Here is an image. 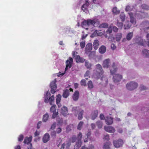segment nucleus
<instances>
[{
	"label": "nucleus",
	"instance_id": "obj_33",
	"mask_svg": "<svg viewBox=\"0 0 149 149\" xmlns=\"http://www.w3.org/2000/svg\"><path fill=\"white\" fill-rule=\"evenodd\" d=\"M93 43L94 49L95 50H96L98 48L99 45L98 40H94Z\"/></svg>",
	"mask_w": 149,
	"mask_h": 149
},
{
	"label": "nucleus",
	"instance_id": "obj_49",
	"mask_svg": "<svg viewBox=\"0 0 149 149\" xmlns=\"http://www.w3.org/2000/svg\"><path fill=\"white\" fill-rule=\"evenodd\" d=\"M112 31V27L111 26H110L109 27L108 29L107 30L106 33L107 34L111 33Z\"/></svg>",
	"mask_w": 149,
	"mask_h": 149
},
{
	"label": "nucleus",
	"instance_id": "obj_7",
	"mask_svg": "<svg viewBox=\"0 0 149 149\" xmlns=\"http://www.w3.org/2000/svg\"><path fill=\"white\" fill-rule=\"evenodd\" d=\"M140 28L141 31L147 32L149 30V21L145 20L140 25Z\"/></svg>",
	"mask_w": 149,
	"mask_h": 149
},
{
	"label": "nucleus",
	"instance_id": "obj_27",
	"mask_svg": "<svg viewBox=\"0 0 149 149\" xmlns=\"http://www.w3.org/2000/svg\"><path fill=\"white\" fill-rule=\"evenodd\" d=\"M98 114V111L97 110H95L93 111L91 115V118L92 120H94L97 116Z\"/></svg>",
	"mask_w": 149,
	"mask_h": 149
},
{
	"label": "nucleus",
	"instance_id": "obj_32",
	"mask_svg": "<svg viewBox=\"0 0 149 149\" xmlns=\"http://www.w3.org/2000/svg\"><path fill=\"white\" fill-rule=\"evenodd\" d=\"M79 93L78 91H76L74 92L73 95V99L74 101L77 100L79 97Z\"/></svg>",
	"mask_w": 149,
	"mask_h": 149
},
{
	"label": "nucleus",
	"instance_id": "obj_13",
	"mask_svg": "<svg viewBox=\"0 0 149 149\" xmlns=\"http://www.w3.org/2000/svg\"><path fill=\"white\" fill-rule=\"evenodd\" d=\"M114 146L116 148H119L122 146L123 143V141L121 139L114 140L113 142Z\"/></svg>",
	"mask_w": 149,
	"mask_h": 149
},
{
	"label": "nucleus",
	"instance_id": "obj_24",
	"mask_svg": "<svg viewBox=\"0 0 149 149\" xmlns=\"http://www.w3.org/2000/svg\"><path fill=\"white\" fill-rule=\"evenodd\" d=\"M32 139V136H30L29 137H26L24 139V143H26L28 144L31 143Z\"/></svg>",
	"mask_w": 149,
	"mask_h": 149
},
{
	"label": "nucleus",
	"instance_id": "obj_19",
	"mask_svg": "<svg viewBox=\"0 0 149 149\" xmlns=\"http://www.w3.org/2000/svg\"><path fill=\"white\" fill-rule=\"evenodd\" d=\"M71 145V141L70 140H69L68 141L66 142V143H63L61 146V148L60 149H64L65 147L66 149H68Z\"/></svg>",
	"mask_w": 149,
	"mask_h": 149
},
{
	"label": "nucleus",
	"instance_id": "obj_50",
	"mask_svg": "<svg viewBox=\"0 0 149 149\" xmlns=\"http://www.w3.org/2000/svg\"><path fill=\"white\" fill-rule=\"evenodd\" d=\"M108 25L106 23H103L100 24L99 26V27L100 28H105L108 27Z\"/></svg>",
	"mask_w": 149,
	"mask_h": 149
},
{
	"label": "nucleus",
	"instance_id": "obj_3",
	"mask_svg": "<svg viewBox=\"0 0 149 149\" xmlns=\"http://www.w3.org/2000/svg\"><path fill=\"white\" fill-rule=\"evenodd\" d=\"M103 72L101 65L97 64L96 65L95 68L94 70L93 77L95 79H99L102 75Z\"/></svg>",
	"mask_w": 149,
	"mask_h": 149
},
{
	"label": "nucleus",
	"instance_id": "obj_44",
	"mask_svg": "<svg viewBox=\"0 0 149 149\" xmlns=\"http://www.w3.org/2000/svg\"><path fill=\"white\" fill-rule=\"evenodd\" d=\"M84 124V123L82 121L80 122L78 125L77 129L79 130H81L82 126Z\"/></svg>",
	"mask_w": 149,
	"mask_h": 149
},
{
	"label": "nucleus",
	"instance_id": "obj_5",
	"mask_svg": "<svg viewBox=\"0 0 149 149\" xmlns=\"http://www.w3.org/2000/svg\"><path fill=\"white\" fill-rule=\"evenodd\" d=\"M44 101L46 103H49L51 105H52V103L54 101V95L51 96V94L50 92H47L46 94L44 95Z\"/></svg>",
	"mask_w": 149,
	"mask_h": 149
},
{
	"label": "nucleus",
	"instance_id": "obj_20",
	"mask_svg": "<svg viewBox=\"0 0 149 149\" xmlns=\"http://www.w3.org/2000/svg\"><path fill=\"white\" fill-rule=\"evenodd\" d=\"M61 95L60 94H58L56 96V104L58 107H60L61 105L60 102L61 100Z\"/></svg>",
	"mask_w": 149,
	"mask_h": 149
},
{
	"label": "nucleus",
	"instance_id": "obj_35",
	"mask_svg": "<svg viewBox=\"0 0 149 149\" xmlns=\"http://www.w3.org/2000/svg\"><path fill=\"white\" fill-rule=\"evenodd\" d=\"M133 34V32L128 33L126 36V39L128 40H130L132 38Z\"/></svg>",
	"mask_w": 149,
	"mask_h": 149
},
{
	"label": "nucleus",
	"instance_id": "obj_54",
	"mask_svg": "<svg viewBox=\"0 0 149 149\" xmlns=\"http://www.w3.org/2000/svg\"><path fill=\"white\" fill-rule=\"evenodd\" d=\"M103 139L104 140V141L105 140H106L107 141H109V136L108 134H107L106 135H104Z\"/></svg>",
	"mask_w": 149,
	"mask_h": 149
},
{
	"label": "nucleus",
	"instance_id": "obj_6",
	"mask_svg": "<svg viewBox=\"0 0 149 149\" xmlns=\"http://www.w3.org/2000/svg\"><path fill=\"white\" fill-rule=\"evenodd\" d=\"M148 34H149V33H148ZM146 38H147V37ZM147 39L148 41L146 42V41L143 40V39H142V38L141 37L137 36L136 37V38L135 39H134L133 41L139 45L145 46L146 44H147L148 45V43L149 41V40H148L147 38Z\"/></svg>",
	"mask_w": 149,
	"mask_h": 149
},
{
	"label": "nucleus",
	"instance_id": "obj_26",
	"mask_svg": "<svg viewBox=\"0 0 149 149\" xmlns=\"http://www.w3.org/2000/svg\"><path fill=\"white\" fill-rule=\"evenodd\" d=\"M106 50V47L104 45L101 46L99 48V52L101 54H103L105 53Z\"/></svg>",
	"mask_w": 149,
	"mask_h": 149
},
{
	"label": "nucleus",
	"instance_id": "obj_4",
	"mask_svg": "<svg viewBox=\"0 0 149 149\" xmlns=\"http://www.w3.org/2000/svg\"><path fill=\"white\" fill-rule=\"evenodd\" d=\"M72 112L76 116H77L79 113L78 117V119L80 120L83 118L82 115L84 111L81 109L79 107H74L72 108Z\"/></svg>",
	"mask_w": 149,
	"mask_h": 149
},
{
	"label": "nucleus",
	"instance_id": "obj_14",
	"mask_svg": "<svg viewBox=\"0 0 149 149\" xmlns=\"http://www.w3.org/2000/svg\"><path fill=\"white\" fill-rule=\"evenodd\" d=\"M73 63V59L72 58H69L68 60H67L66 62V67L65 71L67 70L69 68L71 67Z\"/></svg>",
	"mask_w": 149,
	"mask_h": 149
},
{
	"label": "nucleus",
	"instance_id": "obj_36",
	"mask_svg": "<svg viewBox=\"0 0 149 149\" xmlns=\"http://www.w3.org/2000/svg\"><path fill=\"white\" fill-rule=\"evenodd\" d=\"M85 66L88 69L90 70L91 69L92 65L91 63H89L87 61H85Z\"/></svg>",
	"mask_w": 149,
	"mask_h": 149
},
{
	"label": "nucleus",
	"instance_id": "obj_48",
	"mask_svg": "<svg viewBox=\"0 0 149 149\" xmlns=\"http://www.w3.org/2000/svg\"><path fill=\"white\" fill-rule=\"evenodd\" d=\"M90 54H89V57L90 58H91L93 57L95 55V52L93 51H90Z\"/></svg>",
	"mask_w": 149,
	"mask_h": 149
},
{
	"label": "nucleus",
	"instance_id": "obj_29",
	"mask_svg": "<svg viewBox=\"0 0 149 149\" xmlns=\"http://www.w3.org/2000/svg\"><path fill=\"white\" fill-rule=\"evenodd\" d=\"M102 34V33L101 32L99 31L96 30L91 35L92 37H95L97 36H100Z\"/></svg>",
	"mask_w": 149,
	"mask_h": 149
},
{
	"label": "nucleus",
	"instance_id": "obj_15",
	"mask_svg": "<svg viewBox=\"0 0 149 149\" xmlns=\"http://www.w3.org/2000/svg\"><path fill=\"white\" fill-rule=\"evenodd\" d=\"M104 129L106 132L109 133H113L115 131V129L112 127L105 126L104 127Z\"/></svg>",
	"mask_w": 149,
	"mask_h": 149
},
{
	"label": "nucleus",
	"instance_id": "obj_43",
	"mask_svg": "<svg viewBox=\"0 0 149 149\" xmlns=\"http://www.w3.org/2000/svg\"><path fill=\"white\" fill-rule=\"evenodd\" d=\"M131 26V24L128 22L124 25V29H128L130 28Z\"/></svg>",
	"mask_w": 149,
	"mask_h": 149
},
{
	"label": "nucleus",
	"instance_id": "obj_21",
	"mask_svg": "<svg viewBox=\"0 0 149 149\" xmlns=\"http://www.w3.org/2000/svg\"><path fill=\"white\" fill-rule=\"evenodd\" d=\"M105 122L106 124L108 125H110L113 123V118L111 117H107L105 118Z\"/></svg>",
	"mask_w": 149,
	"mask_h": 149
},
{
	"label": "nucleus",
	"instance_id": "obj_40",
	"mask_svg": "<svg viewBox=\"0 0 149 149\" xmlns=\"http://www.w3.org/2000/svg\"><path fill=\"white\" fill-rule=\"evenodd\" d=\"M49 117V115L47 113L44 115L42 118L43 121L44 122H46L48 120Z\"/></svg>",
	"mask_w": 149,
	"mask_h": 149
},
{
	"label": "nucleus",
	"instance_id": "obj_38",
	"mask_svg": "<svg viewBox=\"0 0 149 149\" xmlns=\"http://www.w3.org/2000/svg\"><path fill=\"white\" fill-rule=\"evenodd\" d=\"M96 125L99 128H101L103 125L102 122L100 120L97 121L96 122Z\"/></svg>",
	"mask_w": 149,
	"mask_h": 149
},
{
	"label": "nucleus",
	"instance_id": "obj_28",
	"mask_svg": "<svg viewBox=\"0 0 149 149\" xmlns=\"http://www.w3.org/2000/svg\"><path fill=\"white\" fill-rule=\"evenodd\" d=\"M70 95L69 90L68 89H66L64 91L63 94V97L64 98H67Z\"/></svg>",
	"mask_w": 149,
	"mask_h": 149
},
{
	"label": "nucleus",
	"instance_id": "obj_18",
	"mask_svg": "<svg viewBox=\"0 0 149 149\" xmlns=\"http://www.w3.org/2000/svg\"><path fill=\"white\" fill-rule=\"evenodd\" d=\"M89 5V2L85 3L81 6V9L83 11L87 13L88 11V8Z\"/></svg>",
	"mask_w": 149,
	"mask_h": 149
},
{
	"label": "nucleus",
	"instance_id": "obj_56",
	"mask_svg": "<svg viewBox=\"0 0 149 149\" xmlns=\"http://www.w3.org/2000/svg\"><path fill=\"white\" fill-rule=\"evenodd\" d=\"M53 114L52 116V118H54L58 115V112H56V111L53 112Z\"/></svg>",
	"mask_w": 149,
	"mask_h": 149
},
{
	"label": "nucleus",
	"instance_id": "obj_58",
	"mask_svg": "<svg viewBox=\"0 0 149 149\" xmlns=\"http://www.w3.org/2000/svg\"><path fill=\"white\" fill-rule=\"evenodd\" d=\"M80 83L81 86H85L86 85V82L84 79L81 80Z\"/></svg>",
	"mask_w": 149,
	"mask_h": 149
},
{
	"label": "nucleus",
	"instance_id": "obj_45",
	"mask_svg": "<svg viewBox=\"0 0 149 149\" xmlns=\"http://www.w3.org/2000/svg\"><path fill=\"white\" fill-rule=\"evenodd\" d=\"M56 106L55 105H53L50 108V110L51 112H53L56 111Z\"/></svg>",
	"mask_w": 149,
	"mask_h": 149
},
{
	"label": "nucleus",
	"instance_id": "obj_51",
	"mask_svg": "<svg viewBox=\"0 0 149 149\" xmlns=\"http://www.w3.org/2000/svg\"><path fill=\"white\" fill-rule=\"evenodd\" d=\"M73 126L72 125H70L68 126L66 128V130L68 132L71 130L73 128Z\"/></svg>",
	"mask_w": 149,
	"mask_h": 149
},
{
	"label": "nucleus",
	"instance_id": "obj_47",
	"mask_svg": "<svg viewBox=\"0 0 149 149\" xmlns=\"http://www.w3.org/2000/svg\"><path fill=\"white\" fill-rule=\"evenodd\" d=\"M88 88H92L93 87V85L91 81H90L88 83Z\"/></svg>",
	"mask_w": 149,
	"mask_h": 149
},
{
	"label": "nucleus",
	"instance_id": "obj_17",
	"mask_svg": "<svg viewBox=\"0 0 149 149\" xmlns=\"http://www.w3.org/2000/svg\"><path fill=\"white\" fill-rule=\"evenodd\" d=\"M92 49V44L91 43H88L86 46L85 52L86 54H88L90 52Z\"/></svg>",
	"mask_w": 149,
	"mask_h": 149
},
{
	"label": "nucleus",
	"instance_id": "obj_16",
	"mask_svg": "<svg viewBox=\"0 0 149 149\" xmlns=\"http://www.w3.org/2000/svg\"><path fill=\"white\" fill-rule=\"evenodd\" d=\"M103 67L104 68H108L110 65V60L109 58H107L104 60L102 64Z\"/></svg>",
	"mask_w": 149,
	"mask_h": 149
},
{
	"label": "nucleus",
	"instance_id": "obj_34",
	"mask_svg": "<svg viewBox=\"0 0 149 149\" xmlns=\"http://www.w3.org/2000/svg\"><path fill=\"white\" fill-rule=\"evenodd\" d=\"M122 37V34L120 33H117L116 36V40L117 42H119Z\"/></svg>",
	"mask_w": 149,
	"mask_h": 149
},
{
	"label": "nucleus",
	"instance_id": "obj_12",
	"mask_svg": "<svg viewBox=\"0 0 149 149\" xmlns=\"http://www.w3.org/2000/svg\"><path fill=\"white\" fill-rule=\"evenodd\" d=\"M87 20L89 26L91 25H94L95 24H98L99 23V20L95 17L92 19H88Z\"/></svg>",
	"mask_w": 149,
	"mask_h": 149
},
{
	"label": "nucleus",
	"instance_id": "obj_60",
	"mask_svg": "<svg viewBox=\"0 0 149 149\" xmlns=\"http://www.w3.org/2000/svg\"><path fill=\"white\" fill-rule=\"evenodd\" d=\"M91 134V130L89 129L88 131V133L86 134V136H87V138H88L89 136H90Z\"/></svg>",
	"mask_w": 149,
	"mask_h": 149
},
{
	"label": "nucleus",
	"instance_id": "obj_52",
	"mask_svg": "<svg viewBox=\"0 0 149 149\" xmlns=\"http://www.w3.org/2000/svg\"><path fill=\"white\" fill-rule=\"evenodd\" d=\"M58 125H61L63 122V120L62 118L58 119L57 120Z\"/></svg>",
	"mask_w": 149,
	"mask_h": 149
},
{
	"label": "nucleus",
	"instance_id": "obj_42",
	"mask_svg": "<svg viewBox=\"0 0 149 149\" xmlns=\"http://www.w3.org/2000/svg\"><path fill=\"white\" fill-rule=\"evenodd\" d=\"M120 19H121L122 21H124L125 17V15L124 13H121L120 15Z\"/></svg>",
	"mask_w": 149,
	"mask_h": 149
},
{
	"label": "nucleus",
	"instance_id": "obj_30",
	"mask_svg": "<svg viewBox=\"0 0 149 149\" xmlns=\"http://www.w3.org/2000/svg\"><path fill=\"white\" fill-rule=\"evenodd\" d=\"M111 143L109 141H107L104 143L103 146V148L104 149H111L110 146Z\"/></svg>",
	"mask_w": 149,
	"mask_h": 149
},
{
	"label": "nucleus",
	"instance_id": "obj_64",
	"mask_svg": "<svg viewBox=\"0 0 149 149\" xmlns=\"http://www.w3.org/2000/svg\"><path fill=\"white\" fill-rule=\"evenodd\" d=\"M27 147L28 149H33L32 144L31 143L29 144Z\"/></svg>",
	"mask_w": 149,
	"mask_h": 149
},
{
	"label": "nucleus",
	"instance_id": "obj_61",
	"mask_svg": "<svg viewBox=\"0 0 149 149\" xmlns=\"http://www.w3.org/2000/svg\"><path fill=\"white\" fill-rule=\"evenodd\" d=\"M111 49L113 50L115 49L116 48V46L113 43H112L111 44Z\"/></svg>",
	"mask_w": 149,
	"mask_h": 149
},
{
	"label": "nucleus",
	"instance_id": "obj_22",
	"mask_svg": "<svg viewBox=\"0 0 149 149\" xmlns=\"http://www.w3.org/2000/svg\"><path fill=\"white\" fill-rule=\"evenodd\" d=\"M49 135L48 133H46L42 139V141L44 143H47L49 139Z\"/></svg>",
	"mask_w": 149,
	"mask_h": 149
},
{
	"label": "nucleus",
	"instance_id": "obj_53",
	"mask_svg": "<svg viewBox=\"0 0 149 149\" xmlns=\"http://www.w3.org/2000/svg\"><path fill=\"white\" fill-rule=\"evenodd\" d=\"M24 136L22 134H20L18 137V141H21L23 139Z\"/></svg>",
	"mask_w": 149,
	"mask_h": 149
},
{
	"label": "nucleus",
	"instance_id": "obj_63",
	"mask_svg": "<svg viewBox=\"0 0 149 149\" xmlns=\"http://www.w3.org/2000/svg\"><path fill=\"white\" fill-rule=\"evenodd\" d=\"M56 123H54L52 124L51 127V129L52 130L54 129L56 127Z\"/></svg>",
	"mask_w": 149,
	"mask_h": 149
},
{
	"label": "nucleus",
	"instance_id": "obj_55",
	"mask_svg": "<svg viewBox=\"0 0 149 149\" xmlns=\"http://www.w3.org/2000/svg\"><path fill=\"white\" fill-rule=\"evenodd\" d=\"M80 45L81 48L82 49L84 48L85 45V42L83 41L81 42L80 43Z\"/></svg>",
	"mask_w": 149,
	"mask_h": 149
},
{
	"label": "nucleus",
	"instance_id": "obj_46",
	"mask_svg": "<svg viewBox=\"0 0 149 149\" xmlns=\"http://www.w3.org/2000/svg\"><path fill=\"white\" fill-rule=\"evenodd\" d=\"M117 25L120 29H122L123 26V24L122 22H119L118 21Z\"/></svg>",
	"mask_w": 149,
	"mask_h": 149
},
{
	"label": "nucleus",
	"instance_id": "obj_41",
	"mask_svg": "<svg viewBox=\"0 0 149 149\" xmlns=\"http://www.w3.org/2000/svg\"><path fill=\"white\" fill-rule=\"evenodd\" d=\"M112 12L113 13L115 14V15H117L120 13V11L119 10H118L117 8L116 7H115L113 8L112 10Z\"/></svg>",
	"mask_w": 149,
	"mask_h": 149
},
{
	"label": "nucleus",
	"instance_id": "obj_23",
	"mask_svg": "<svg viewBox=\"0 0 149 149\" xmlns=\"http://www.w3.org/2000/svg\"><path fill=\"white\" fill-rule=\"evenodd\" d=\"M82 26L86 29V30H88V27L89 26L87 20H84L81 23Z\"/></svg>",
	"mask_w": 149,
	"mask_h": 149
},
{
	"label": "nucleus",
	"instance_id": "obj_9",
	"mask_svg": "<svg viewBox=\"0 0 149 149\" xmlns=\"http://www.w3.org/2000/svg\"><path fill=\"white\" fill-rule=\"evenodd\" d=\"M82 137V134L81 133L79 132L78 135L77 141L74 146V149H79L81 146L82 143L81 139Z\"/></svg>",
	"mask_w": 149,
	"mask_h": 149
},
{
	"label": "nucleus",
	"instance_id": "obj_59",
	"mask_svg": "<svg viewBox=\"0 0 149 149\" xmlns=\"http://www.w3.org/2000/svg\"><path fill=\"white\" fill-rule=\"evenodd\" d=\"M112 31L115 32H117L118 31V29L116 26H111Z\"/></svg>",
	"mask_w": 149,
	"mask_h": 149
},
{
	"label": "nucleus",
	"instance_id": "obj_25",
	"mask_svg": "<svg viewBox=\"0 0 149 149\" xmlns=\"http://www.w3.org/2000/svg\"><path fill=\"white\" fill-rule=\"evenodd\" d=\"M61 113L64 116H66L68 113L67 107L65 106H63L61 108Z\"/></svg>",
	"mask_w": 149,
	"mask_h": 149
},
{
	"label": "nucleus",
	"instance_id": "obj_57",
	"mask_svg": "<svg viewBox=\"0 0 149 149\" xmlns=\"http://www.w3.org/2000/svg\"><path fill=\"white\" fill-rule=\"evenodd\" d=\"M76 139L77 140V137L76 138L75 135H73L71 139L72 142V143L74 142L75 141Z\"/></svg>",
	"mask_w": 149,
	"mask_h": 149
},
{
	"label": "nucleus",
	"instance_id": "obj_8",
	"mask_svg": "<svg viewBox=\"0 0 149 149\" xmlns=\"http://www.w3.org/2000/svg\"><path fill=\"white\" fill-rule=\"evenodd\" d=\"M138 86L137 84L134 82L131 81L128 83L126 85L127 89L129 90H132L136 88Z\"/></svg>",
	"mask_w": 149,
	"mask_h": 149
},
{
	"label": "nucleus",
	"instance_id": "obj_37",
	"mask_svg": "<svg viewBox=\"0 0 149 149\" xmlns=\"http://www.w3.org/2000/svg\"><path fill=\"white\" fill-rule=\"evenodd\" d=\"M101 80L102 81L103 83L107 84L108 82V79L106 77L103 76L101 78Z\"/></svg>",
	"mask_w": 149,
	"mask_h": 149
},
{
	"label": "nucleus",
	"instance_id": "obj_31",
	"mask_svg": "<svg viewBox=\"0 0 149 149\" xmlns=\"http://www.w3.org/2000/svg\"><path fill=\"white\" fill-rule=\"evenodd\" d=\"M143 55L145 57L149 58V50L147 49H144L142 52Z\"/></svg>",
	"mask_w": 149,
	"mask_h": 149
},
{
	"label": "nucleus",
	"instance_id": "obj_1",
	"mask_svg": "<svg viewBox=\"0 0 149 149\" xmlns=\"http://www.w3.org/2000/svg\"><path fill=\"white\" fill-rule=\"evenodd\" d=\"M136 4L131 6V4L128 3L126 6L125 10L128 12V14L130 17V21L134 25H135L136 23V20L135 17L136 15L137 12L139 11V10L136 9L135 7Z\"/></svg>",
	"mask_w": 149,
	"mask_h": 149
},
{
	"label": "nucleus",
	"instance_id": "obj_62",
	"mask_svg": "<svg viewBox=\"0 0 149 149\" xmlns=\"http://www.w3.org/2000/svg\"><path fill=\"white\" fill-rule=\"evenodd\" d=\"M90 74V71L88 70L84 74V77H89Z\"/></svg>",
	"mask_w": 149,
	"mask_h": 149
},
{
	"label": "nucleus",
	"instance_id": "obj_2",
	"mask_svg": "<svg viewBox=\"0 0 149 149\" xmlns=\"http://www.w3.org/2000/svg\"><path fill=\"white\" fill-rule=\"evenodd\" d=\"M117 70L115 63H113L111 68L110 69L111 74L113 75V80L115 83H117L120 81L122 79V75L116 73Z\"/></svg>",
	"mask_w": 149,
	"mask_h": 149
},
{
	"label": "nucleus",
	"instance_id": "obj_10",
	"mask_svg": "<svg viewBox=\"0 0 149 149\" xmlns=\"http://www.w3.org/2000/svg\"><path fill=\"white\" fill-rule=\"evenodd\" d=\"M56 79H54L51 82L50 84L51 92L53 94L57 91V86L56 84Z\"/></svg>",
	"mask_w": 149,
	"mask_h": 149
},
{
	"label": "nucleus",
	"instance_id": "obj_11",
	"mask_svg": "<svg viewBox=\"0 0 149 149\" xmlns=\"http://www.w3.org/2000/svg\"><path fill=\"white\" fill-rule=\"evenodd\" d=\"M140 12H137L136 15L135 17L137 19H142L145 18H147L148 17V15L147 13H142L141 11L139 10Z\"/></svg>",
	"mask_w": 149,
	"mask_h": 149
},
{
	"label": "nucleus",
	"instance_id": "obj_39",
	"mask_svg": "<svg viewBox=\"0 0 149 149\" xmlns=\"http://www.w3.org/2000/svg\"><path fill=\"white\" fill-rule=\"evenodd\" d=\"M141 8L143 9L146 10H149V5L146 4H143L141 5Z\"/></svg>",
	"mask_w": 149,
	"mask_h": 149
}]
</instances>
